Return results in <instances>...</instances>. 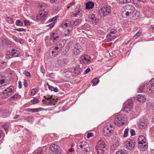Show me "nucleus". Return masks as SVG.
<instances>
[{
    "label": "nucleus",
    "instance_id": "obj_39",
    "mask_svg": "<svg viewBox=\"0 0 154 154\" xmlns=\"http://www.w3.org/2000/svg\"><path fill=\"white\" fill-rule=\"evenodd\" d=\"M26 120L27 122L32 123L34 120V119L32 116H28L26 118Z\"/></svg>",
    "mask_w": 154,
    "mask_h": 154
},
{
    "label": "nucleus",
    "instance_id": "obj_6",
    "mask_svg": "<svg viewBox=\"0 0 154 154\" xmlns=\"http://www.w3.org/2000/svg\"><path fill=\"white\" fill-rule=\"evenodd\" d=\"M19 55V52L18 51L14 49H12L11 52H7L6 57L7 59H9L13 57H18Z\"/></svg>",
    "mask_w": 154,
    "mask_h": 154
},
{
    "label": "nucleus",
    "instance_id": "obj_38",
    "mask_svg": "<svg viewBox=\"0 0 154 154\" xmlns=\"http://www.w3.org/2000/svg\"><path fill=\"white\" fill-rule=\"evenodd\" d=\"M15 24L18 26H22L23 25V23L20 20H17L16 21Z\"/></svg>",
    "mask_w": 154,
    "mask_h": 154
},
{
    "label": "nucleus",
    "instance_id": "obj_30",
    "mask_svg": "<svg viewBox=\"0 0 154 154\" xmlns=\"http://www.w3.org/2000/svg\"><path fill=\"white\" fill-rule=\"evenodd\" d=\"M90 18L91 19V21L93 23H97L98 21L96 17L95 14H92L90 17Z\"/></svg>",
    "mask_w": 154,
    "mask_h": 154
},
{
    "label": "nucleus",
    "instance_id": "obj_31",
    "mask_svg": "<svg viewBox=\"0 0 154 154\" xmlns=\"http://www.w3.org/2000/svg\"><path fill=\"white\" fill-rule=\"evenodd\" d=\"M58 62H60L59 65L60 66L62 67L65 66L67 63V60L65 59H63L61 60L58 61Z\"/></svg>",
    "mask_w": 154,
    "mask_h": 154
},
{
    "label": "nucleus",
    "instance_id": "obj_26",
    "mask_svg": "<svg viewBox=\"0 0 154 154\" xmlns=\"http://www.w3.org/2000/svg\"><path fill=\"white\" fill-rule=\"evenodd\" d=\"M19 98H20V95L17 93H15L14 94L9 98V100L11 101H12L13 100H15Z\"/></svg>",
    "mask_w": 154,
    "mask_h": 154
},
{
    "label": "nucleus",
    "instance_id": "obj_53",
    "mask_svg": "<svg viewBox=\"0 0 154 154\" xmlns=\"http://www.w3.org/2000/svg\"><path fill=\"white\" fill-rule=\"evenodd\" d=\"M79 11H77L76 13L74 14H72L71 15V17H77L78 14H79Z\"/></svg>",
    "mask_w": 154,
    "mask_h": 154
},
{
    "label": "nucleus",
    "instance_id": "obj_24",
    "mask_svg": "<svg viewBox=\"0 0 154 154\" xmlns=\"http://www.w3.org/2000/svg\"><path fill=\"white\" fill-rule=\"evenodd\" d=\"M133 3L139 6L144 4L143 0H133Z\"/></svg>",
    "mask_w": 154,
    "mask_h": 154
},
{
    "label": "nucleus",
    "instance_id": "obj_32",
    "mask_svg": "<svg viewBox=\"0 0 154 154\" xmlns=\"http://www.w3.org/2000/svg\"><path fill=\"white\" fill-rule=\"evenodd\" d=\"M116 154H128L127 150L124 149H119Z\"/></svg>",
    "mask_w": 154,
    "mask_h": 154
},
{
    "label": "nucleus",
    "instance_id": "obj_4",
    "mask_svg": "<svg viewBox=\"0 0 154 154\" xmlns=\"http://www.w3.org/2000/svg\"><path fill=\"white\" fill-rule=\"evenodd\" d=\"M49 148L54 154H60L61 152L60 147L55 144L50 146Z\"/></svg>",
    "mask_w": 154,
    "mask_h": 154
},
{
    "label": "nucleus",
    "instance_id": "obj_22",
    "mask_svg": "<svg viewBox=\"0 0 154 154\" xmlns=\"http://www.w3.org/2000/svg\"><path fill=\"white\" fill-rule=\"evenodd\" d=\"M57 19V17H54L53 18H52L51 19H50L48 20V22L49 23L53 22L51 23H50V24L48 25V26H50V27L51 28H52L54 26L55 24V23L56 22V20Z\"/></svg>",
    "mask_w": 154,
    "mask_h": 154
},
{
    "label": "nucleus",
    "instance_id": "obj_34",
    "mask_svg": "<svg viewBox=\"0 0 154 154\" xmlns=\"http://www.w3.org/2000/svg\"><path fill=\"white\" fill-rule=\"evenodd\" d=\"M103 149H96L97 154H104L105 151V150Z\"/></svg>",
    "mask_w": 154,
    "mask_h": 154
},
{
    "label": "nucleus",
    "instance_id": "obj_16",
    "mask_svg": "<svg viewBox=\"0 0 154 154\" xmlns=\"http://www.w3.org/2000/svg\"><path fill=\"white\" fill-rule=\"evenodd\" d=\"M105 148V145L104 142L103 140H99L96 146V149L98 148Z\"/></svg>",
    "mask_w": 154,
    "mask_h": 154
},
{
    "label": "nucleus",
    "instance_id": "obj_37",
    "mask_svg": "<svg viewBox=\"0 0 154 154\" xmlns=\"http://www.w3.org/2000/svg\"><path fill=\"white\" fill-rule=\"evenodd\" d=\"M99 82V80L97 78H94L92 81V82L93 83V86H94L97 84Z\"/></svg>",
    "mask_w": 154,
    "mask_h": 154
},
{
    "label": "nucleus",
    "instance_id": "obj_58",
    "mask_svg": "<svg viewBox=\"0 0 154 154\" xmlns=\"http://www.w3.org/2000/svg\"><path fill=\"white\" fill-rule=\"evenodd\" d=\"M117 32L116 31L115 29H111L110 32V33L111 34H115Z\"/></svg>",
    "mask_w": 154,
    "mask_h": 154
},
{
    "label": "nucleus",
    "instance_id": "obj_40",
    "mask_svg": "<svg viewBox=\"0 0 154 154\" xmlns=\"http://www.w3.org/2000/svg\"><path fill=\"white\" fill-rule=\"evenodd\" d=\"M83 149H82V150L83 151L85 152H87L90 151V148L89 146V145H87Z\"/></svg>",
    "mask_w": 154,
    "mask_h": 154
},
{
    "label": "nucleus",
    "instance_id": "obj_20",
    "mask_svg": "<svg viewBox=\"0 0 154 154\" xmlns=\"http://www.w3.org/2000/svg\"><path fill=\"white\" fill-rule=\"evenodd\" d=\"M138 147L140 149L144 151L147 149L148 145L147 143H143L138 144Z\"/></svg>",
    "mask_w": 154,
    "mask_h": 154
},
{
    "label": "nucleus",
    "instance_id": "obj_64",
    "mask_svg": "<svg viewBox=\"0 0 154 154\" xmlns=\"http://www.w3.org/2000/svg\"><path fill=\"white\" fill-rule=\"evenodd\" d=\"M33 113L37 112L39 111L40 110L38 108L33 109Z\"/></svg>",
    "mask_w": 154,
    "mask_h": 154
},
{
    "label": "nucleus",
    "instance_id": "obj_42",
    "mask_svg": "<svg viewBox=\"0 0 154 154\" xmlns=\"http://www.w3.org/2000/svg\"><path fill=\"white\" fill-rule=\"evenodd\" d=\"M9 127V125L7 124H4L2 126V128H4L6 133L8 131V129Z\"/></svg>",
    "mask_w": 154,
    "mask_h": 154
},
{
    "label": "nucleus",
    "instance_id": "obj_7",
    "mask_svg": "<svg viewBox=\"0 0 154 154\" xmlns=\"http://www.w3.org/2000/svg\"><path fill=\"white\" fill-rule=\"evenodd\" d=\"M47 15V12L44 11H39V13L37 15V19L38 20H45L46 19Z\"/></svg>",
    "mask_w": 154,
    "mask_h": 154
},
{
    "label": "nucleus",
    "instance_id": "obj_44",
    "mask_svg": "<svg viewBox=\"0 0 154 154\" xmlns=\"http://www.w3.org/2000/svg\"><path fill=\"white\" fill-rule=\"evenodd\" d=\"M69 48L68 47H66L65 49L64 50L63 52L61 54L62 55H65L67 53V52L69 51Z\"/></svg>",
    "mask_w": 154,
    "mask_h": 154
},
{
    "label": "nucleus",
    "instance_id": "obj_60",
    "mask_svg": "<svg viewBox=\"0 0 154 154\" xmlns=\"http://www.w3.org/2000/svg\"><path fill=\"white\" fill-rule=\"evenodd\" d=\"M154 101H153V102H152V101H151V102H152V103H148V104L147 105H148V106L150 107H154Z\"/></svg>",
    "mask_w": 154,
    "mask_h": 154
},
{
    "label": "nucleus",
    "instance_id": "obj_29",
    "mask_svg": "<svg viewBox=\"0 0 154 154\" xmlns=\"http://www.w3.org/2000/svg\"><path fill=\"white\" fill-rule=\"evenodd\" d=\"M137 100L140 103H143L145 100V98L143 96H138L137 98Z\"/></svg>",
    "mask_w": 154,
    "mask_h": 154
},
{
    "label": "nucleus",
    "instance_id": "obj_10",
    "mask_svg": "<svg viewBox=\"0 0 154 154\" xmlns=\"http://www.w3.org/2000/svg\"><path fill=\"white\" fill-rule=\"evenodd\" d=\"M10 41L5 36L0 38V46H3L8 45L10 44Z\"/></svg>",
    "mask_w": 154,
    "mask_h": 154
},
{
    "label": "nucleus",
    "instance_id": "obj_3",
    "mask_svg": "<svg viewBox=\"0 0 154 154\" xmlns=\"http://www.w3.org/2000/svg\"><path fill=\"white\" fill-rule=\"evenodd\" d=\"M124 116L120 114L114 115V123L118 126L123 125L124 123Z\"/></svg>",
    "mask_w": 154,
    "mask_h": 154
},
{
    "label": "nucleus",
    "instance_id": "obj_13",
    "mask_svg": "<svg viewBox=\"0 0 154 154\" xmlns=\"http://www.w3.org/2000/svg\"><path fill=\"white\" fill-rule=\"evenodd\" d=\"M82 51V49L81 45H76L73 49L72 53L74 55H77Z\"/></svg>",
    "mask_w": 154,
    "mask_h": 154
},
{
    "label": "nucleus",
    "instance_id": "obj_45",
    "mask_svg": "<svg viewBox=\"0 0 154 154\" xmlns=\"http://www.w3.org/2000/svg\"><path fill=\"white\" fill-rule=\"evenodd\" d=\"M7 83L5 82L4 79L0 80V84L3 86L6 85H7Z\"/></svg>",
    "mask_w": 154,
    "mask_h": 154
},
{
    "label": "nucleus",
    "instance_id": "obj_61",
    "mask_svg": "<svg viewBox=\"0 0 154 154\" xmlns=\"http://www.w3.org/2000/svg\"><path fill=\"white\" fill-rule=\"evenodd\" d=\"M150 85L153 86H154V79H152L150 81Z\"/></svg>",
    "mask_w": 154,
    "mask_h": 154
},
{
    "label": "nucleus",
    "instance_id": "obj_41",
    "mask_svg": "<svg viewBox=\"0 0 154 154\" xmlns=\"http://www.w3.org/2000/svg\"><path fill=\"white\" fill-rule=\"evenodd\" d=\"M129 130V129L128 128H127L125 129L123 136L124 137H126L128 136Z\"/></svg>",
    "mask_w": 154,
    "mask_h": 154
},
{
    "label": "nucleus",
    "instance_id": "obj_43",
    "mask_svg": "<svg viewBox=\"0 0 154 154\" xmlns=\"http://www.w3.org/2000/svg\"><path fill=\"white\" fill-rule=\"evenodd\" d=\"M39 101V100L36 98H34L31 100V103L33 104L38 103Z\"/></svg>",
    "mask_w": 154,
    "mask_h": 154
},
{
    "label": "nucleus",
    "instance_id": "obj_19",
    "mask_svg": "<svg viewBox=\"0 0 154 154\" xmlns=\"http://www.w3.org/2000/svg\"><path fill=\"white\" fill-rule=\"evenodd\" d=\"M87 145H88L87 143L85 141L81 142L77 144V147L78 149H81L85 147Z\"/></svg>",
    "mask_w": 154,
    "mask_h": 154
},
{
    "label": "nucleus",
    "instance_id": "obj_50",
    "mask_svg": "<svg viewBox=\"0 0 154 154\" xmlns=\"http://www.w3.org/2000/svg\"><path fill=\"white\" fill-rule=\"evenodd\" d=\"M15 30L18 31L19 32H25L26 29L23 28H19L15 29H14Z\"/></svg>",
    "mask_w": 154,
    "mask_h": 154
},
{
    "label": "nucleus",
    "instance_id": "obj_47",
    "mask_svg": "<svg viewBox=\"0 0 154 154\" xmlns=\"http://www.w3.org/2000/svg\"><path fill=\"white\" fill-rule=\"evenodd\" d=\"M23 22L25 26H28L30 25V21L27 20H24Z\"/></svg>",
    "mask_w": 154,
    "mask_h": 154
},
{
    "label": "nucleus",
    "instance_id": "obj_33",
    "mask_svg": "<svg viewBox=\"0 0 154 154\" xmlns=\"http://www.w3.org/2000/svg\"><path fill=\"white\" fill-rule=\"evenodd\" d=\"M117 2L122 5L129 3L131 0H116Z\"/></svg>",
    "mask_w": 154,
    "mask_h": 154
},
{
    "label": "nucleus",
    "instance_id": "obj_57",
    "mask_svg": "<svg viewBox=\"0 0 154 154\" xmlns=\"http://www.w3.org/2000/svg\"><path fill=\"white\" fill-rule=\"evenodd\" d=\"M40 70L41 72L43 74L45 73V70L42 66H41L40 67Z\"/></svg>",
    "mask_w": 154,
    "mask_h": 154
},
{
    "label": "nucleus",
    "instance_id": "obj_36",
    "mask_svg": "<svg viewBox=\"0 0 154 154\" xmlns=\"http://www.w3.org/2000/svg\"><path fill=\"white\" fill-rule=\"evenodd\" d=\"M147 91L148 93L151 94L154 91V86L152 85H149V88L147 89Z\"/></svg>",
    "mask_w": 154,
    "mask_h": 154
},
{
    "label": "nucleus",
    "instance_id": "obj_35",
    "mask_svg": "<svg viewBox=\"0 0 154 154\" xmlns=\"http://www.w3.org/2000/svg\"><path fill=\"white\" fill-rule=\"evenodd\" d=\"M145 85L144 84H143L141 85L139 88L137 92L138 93H142L143 91V90L145 87Z\"/></svg>",
    "mask_w": 154,
    "mask_h": 154
},
{
    "label": "nucleus",
    "instance_id": "obj_8",
    "mask_svg": "<svg viewBox=\"0 0 154 154\" xmlns=\"http://www.w3.org/2000/svg\"><path fill=\"white\" fill-rule=\"evenodd\" d=\"M135 142L134 140H130L126 142L125 148L127 149H131L135 146Z\"/></svg>",
    "mask_w": 154,
    "mask_h": 154
},
{
    "label": "nucleus",
    "instance_id": "obj_55",
    "mask_svg": "<svg viewBox=\"0 0 154 154\" xmlns=\"http://www.w3.org/2000/svg\"><path fill=\"white\" fill-rule=\"evenodd\" d=\"M130 132L131 136H134L135 134V132L134 130L131 129L130 130Z\"/></svg>",
    "mask_w": 154,
    "mask_h": 154
},
{
    "label": "nucleus",
    "instance_id": "obj_23",
    "mask_svg": "<svg viewBox=\"0 0 154 154\" xmlns=\"http://www.w3.org/2000/svg\"><path fill=\"white\" fill-rule=\"evenodd\" d=\"M138 144L143 143H146V140L144 136H139L138 139Z\"/></svg>",
    "mask_w": 154,
    "mask_h": 154
},
{
    "label": "nucleus",
    "instance_id": "obj_48",
    "mask_svg": "<svg viewBox=\"0 0 154 154\" xmlns=\"http://www.w3.org/2000/svg\"><path fill=\"white\" fill-rule=\"evenodd\" d=\"M59 47H58V46H56L54 48V49L55 50V51H57V50L60 49H61L62 48V45L61 43H59Z\"/></svg>",
    "mask_w": 154,
    "mask_h": 154
},
{
    "label": "nucleus",
    "instance_id": "obj_25",
    "mask_svg": "<svg viewBox=\"0 0 154 154\" xmlns=\"http://www.w3.org/2000/svg\"><path fill=\"white\" fill-rule=\"evenodd\" d=\"M8 111L7 110H0V114L2 115L3 117H6L9 115Z\"/></svg>",
    "mask_w": 154,
    "mask_h": 154
},
{
    "label": "nucleus",
    "instance_id": "obj_54",
    "mask_svg": "<svg viewBox=\"0 0 154 154\" xmlns=\"http://www.w3.org/2000/svg\"><path fill=\"white\" fill-rule=\"evenodd\" d=\"M7 18L9 19V23L12 24L14 23V21L13 18L8 17Z\"/></svg>",
    "mask_w": 154,
    "mask_h": 154
},
{
    "label": "nucleus",
    "instance_id": "obj_52",
    "mask_svg": "<svg viewBox=\"0 0 154 154\" xmlns=\"http://www.w3.org/2000/svg\"><path fill=\"white\" fill-rule=\"evenodd\" d=\"M58 51H52V55L53 56H56L58 53Z\"/></svg>",
    "mask_w": 154,
    "mask_h": 154
},
{
    "label": "nucleus",
    "instance_id": "obj_63",
    "mask_svg": "<svg viewBox=\"0 0 154 154\" xmlns=\"http://www.w3.org/2000/svg\"><path fill=\"white\" fill-rule=\"evenodd\" d=\"M33 109H26V111L27 112L33 113Z\"/></svg>",
    "mask_w": 154,
    "mask_h": 154
},
{
    "label": "nucleus",
    "instance_id": "obj_21",
    "mask_svg": "<svg viewBox=\"0 0 154 154\" xmlns=\"http://www.w3.org/2000/svg\"><path fill=\"white\" fill-rule=\"evenodd\" d=\"M85 6L86 9H91L94 8V4L91 1H89L86 3Z\"/></svg>",
    "mask_w": 154,
    "mask_h": 154
},
{
    "label": "nucleus",
    "instance_id": "obj_12",
    "mask_svg": "<svg viewBox=\"0 0 154 154\" xmlns=\"http://www.w3.org/2000/svg\"><path fill=\"white\" fill-rule=\"evenodd\" d=\"M46 99H47L46 100H43V101H44V103L47 105H54L55 104L54 102L55 100L54 99H51L50 97L48 96V97H47L46 96L44 97Z\"/></svg>",
    "mask_w": 154,
    "mask_h": 154
},
{
    "label": "nucleus",
    "instance_id": "obj_9",
    "mask_svg": "<svg viewBox=\"0 0 154 154\" xmlns=\"http://www.w3.org/2000/svg\"><path fill=\"white\" fill-rule=\"evenodd\" d=\"M111 8L109 6H104L101 9L100 12L105 16L110 13Z\"/></svg>",
    "mask_w": 154,
    "mask_h": 154
},
{
    "label": "nucleus",
    "instance_id": "obj_46",
    "mask_svg": "<svg viewBox=\"0 0 154 154\" xmlns=\"http://www.w3.org/2000/svg\"><path fill=\"white\" fill-rule=\"evenodd\" d=\"M130 115H131V116H132V118H134L137 117L138 114L137 113H134V112L132 111L130 113Z\"/></svg>",
    "mask_w": 154,
    "mask_h": 154
},
{
    "label": "nucleus",
    "instance_id": "obj_49",
    "mask_svg": "<svg viewBox=\"0 0 154 154\" xmlns=\"http://www.w3.org/2000/svg\"><path fill=\"white\" fill-rule=\"evenodd\" d=\"M37 90L38 89L37 88L32 89L31 91V94L32 95H34L35 94L36 92L37 91Z\"/></svg>",
    "mask_w": 154,
    "mask_h": 154
},
{
    "label": "nucleus",
    "instance_id": "obj_11",
    "mask_svg": "<svg viewBox=\"0 0 154 154\" xmlns=\"http://www.w3.org/2000/svg\"><path fill=\"white\" fill-rule=\"evenodd\" d=\"M83 69L81 64H79L75 68H74L72 72L75 75H78L81 72Z\"/></svg>",
    "mask_w": 154,
    "mask_h": 154
},
{
    "label": "nucleus",
    "instance_id": "obj_56",
    "mask_svg": "<svg viewBox=\"0 0 154 154\" xmlns=\"http://www.w3.org/2000/svg\"><path fill=\"white\" fill-rule=\"evenodd\" d=\"M93 136V134L92 133H89L87 135V138H89Z\"/></svg>",
    "mask_w": 154,
    "mask_h": 154
},
{
    "label": "nucleus",
    "instance_id": "obj_1",
    "mask_svg": "<svg viewBox=\"0 0 154 154\" xmlns=\"http://www.w3.org/2000/svg\"><path fill=\"white\" fill-rule=\"evenodd\" d=\"M135 11V8L133 5H127L125 6V10L122 13V16L124 17H128L131 16Z\"/></svg>",
    "mask_w": 154,
    "mask_h": 154
},
{
    "label": "nucleus",
    "instance_id": "obj_27",
    "mask_svg": "<svg viewBox=\"0 0 154 154\" xmlns=\"http://www.w3.org/2000/svg\"><path fill=\"white\" fill-rule=\"evenodd\" d=\"M81 21L79 19L76 20L74 21H71L70 24L72 26H76L80 23Z\"/></svg>",
    "mask_w": 154,
    "mask_h": 154
},
{
    "label": "nucleus",
    "instance_id": "obj_59",
    "mask_svg": "<svg viewBox=\"0 0 154 154\" xmlns=\"http://www.w3.org/2000/svg\"><path fill=\"white\" fill-rule=\"evenodd\" d=\"M25 74L27 76L29 77V78L31 77L30 73L29 72H25Z\"/></svg>",
    "mask_w": 154,
    "mask_h": 154
},
{
    "label": "nucleus",
    "instance_id": "obj_5",
    "mask_svg": "<svg viewBox=\"0 0 154 154\" xmlns=\"http://www.w3.org/2000/svg\"><path fill=\"white\" fill-rule=\"evenodd\" d=\"M91 57L88 55H82L81 56L80 62L85 64H89L91 63Z\"/></svg>",
    "mask_w": 154,
    "mask_h": 154
},
{
    "label": "nucleus",
    "instance_id": "obj_14",
    "mask_svg": "<svg viewBox=\"0 0 154 154\" xmlns=\"http://www.w3.org/2000/svg\"><path fill=\"white\" fill-rule=\"evenodd\" d=\"M113 130L112 129H110L109 127H105L104 129V133L106 136H109L112 135L113 133Z\"/></svg>",
    "mask_w": 154,
    "mask_h": 154
},
{
    "label": "nucleus",
    "instance_id": "obj_62",
    "mask_svg": "<svg viewBox=\"0 0 154 154\" xmlns=\"http://www.w3.org/2000/svg\"><path fill=\"white\" fill-rule=\"evenodd\" d=\"M91 70V69L90 68H88L87 69H86L85 71L84 72V74H86L87 73L89 72Z\"/></svg>",
    "mask_w": 154,
    "mask_h": 154
},
{
    "label": "nucleus",
    "instance_id": "obj_51",
    "mask_svg": "<svg viewBox=\"0 0 154 154\" xmlns=\"http://www.w3.org/2000/svg\"><path fill=\"white\" fill-rule=\"evenodd\" d=\"M141 34V32L139 30L135 34L134 37V38H137L138 37L140 36Z\"/></svg>",
    "mask_w": 154,
    "mask_h": 154
},
{
    "label": "nucleus",
    "instance_id": "obj_2",
    "mask_svg": "<svg viewBox=\"0 0 154 154\" xmlns=\"http://www.w3.org/2000/svg\"><path fill=\"white\" fill-rule=\"evenodd\" d=\"M14 92V88L13 86H11L1 93V96L3 98H8L13 94Z\"/></svg>",
    "mask_w": 154,
    "mask_h": 154
},
{
    "label": "nucleus",
    "instance_id": "obj_15",
    "mask_svg": "<svg viewBox=\"0 0 154 154\" xmlns=\"http://www.w3.org/2000/svg\"><path fill=\"white\" fill-rule=\"evenodd\" d=\"M59 36L58 35V34L57 33L53 32L50 35V39L52 40L53 42H55L56 41H57L59 40Z\"/></svg>",
    "mask_w": 154,
    "mask_h": 154
},
{
    "label": "nucleus",
    "instance_id": "obj_18",
    "mask_svg": "<svg viewBox=\"0 0 154 154\" xmlns=\"http://www.w3.org/2000/svg\"><path fill=\"white\" fill-rule=\"evenodd\" d=\"M133 106V104L132 103H128V104L125 106L124 108V110L126 112H128L131 111V109Z\"/></svg>",
    "mask_w": 154,
    "mask_h": 154
},
{
    "label": "nucleus",
    "instance_id": "obj_28",
    "mask_svg": "<svg viewBox=\"0 0 154 154\" xmlns=\"http://www.w3.org/2000/svg\"><path fill=\"white\" fill-rule=\"evenodd\" d=\"M44 151V150L42 148H39L37 150L34 151V154H42Z\"/></svg>",
    "mask_w": 154,
    "mask_h": 154
},
{
    "label": "nucleus",
    "instance_id": "obj_17",
    "mask_svg": "<svg viewBox=\"0 0 154 154\" xmlns=\"http://www.w3.org/2000/svg\"><path fill=\"white\" fill-rule=\"evenodd\" d=\"M147 124V121H143L140 120L138 124V126L140 128L143 129L146 127Z\"/></svg>",
    "mask_w": 154,
    "mask_h": 154
}]
</instances>
